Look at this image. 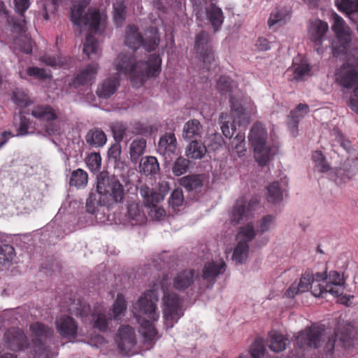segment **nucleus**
Returning <instances> with one entry per match:
<instances>
[{
    "label": "nucleus",
    "instance_id": "obj_17",
    "mask_svg": "<svg viewBox=\"0 0 358 358\" xmlns=\"http://www.w3.org/2000/svg\"><path fill=\"white\" fill-rule=\"evenodd\" d=\"M320 279H321L320 273L315 274L310 270H307L300 278L299 286L301 292H305L311 289L312 294L316 296H322V287H320Z\"/></svg>",
    "mask_w": 358,
    "mask_h": 358
},
{
    "label": "nucleus",
    "instance_id": "obj_20",
    "mask_svg": "<svg viewBox=\"0 0 358 358\" xmlns=\"http://www.w3.org/2000/svg\"><path fill=\"white\" fill-rule=\"evenodd\" d=\"M226 269L224 261L211 262L205 264L202 270V278L208 283V287H212L215 282L216 278L223 273Z\"/></svg>",
    "mask_w": 358,
    "mask_h": 358
},
{
    "label": "nucleus",
    "instance_id": "obj_34",
    "mask_svg": "<svg viewBox=\"0 0 358 358\" xmlns=\"http://www.w3.org/2000/svg\"><path fill=\"white\" fill-rule=\"evenodd\" d=\"M206 153V148L201 140H192L187 150L186 155L191 159H201Z\"/></svg>",
    "mask_w": 358,
    "mask_h": 358
},
{
    "label": "nucleus",
    "instance_id": "obj_11",
    "mask_svg": "<svg viewBox=\"0 0 358 358\" xmlns=\"http://www.w3.org/2000/svg\"><path fill=\"white\" fill-rule=\"evenodd\" d=\"M31 115L36 119L45 122V131L50 136L55 135L59 131V127L53 121L58 118L56 110L50 105L39 104L34 106Z\"/></svg>",
    "mask_w": 358,
    "mask_h": 358
},
{
    "label": "nucleus",
    "instance_id": "obj_33",
    "mask_svg": "<svg viewBox=\"0 0 358 358\" xmlns=\"http://www.w3.org/2000/svg\"><path fill=\"white\" fill-rule=\"evenodd\" d=\"M257 233V231L255 230L253 223L248 222L239 228L236 239L238 242L249 245V243L256 236Z\"/></svg>",
    "mask_w": 358,
    "mask_h": 358
},
{
    "label": "nucleus",
    "instance_id": "obj_7",
    "mask_svg": "<svg viewBox=\"0 0 358 358\" xmlns=\"http://www.w3.org/2000/svg\"><path fill=\"white\" fill-rule=\"evenodd\" d=\"M159 35L156 27H150L146 29L142 36L138 28L134 24L126 27L124 43L130 48L136 50L142 46L146 51L155 50L159 43Z\"/></svg>",
    "mask_w": 358,
    "mask_h": 358
},
{
    "label": "nucleus",
    "instance_id": "obj_62",
    "mask_svg": "<svg viewBox=\"0 0 358 358\" xmlns=\"http://www.w3.org/2000/svg\"><path fill=\"white\" fill-rule=\"evenodd\" d=\"M231 113L234 117L241 119L244 115V108L237 101H235L233 98L230 99Z\"/></svg>",
    "mask_w": 358,
    "mask_h": 358
},
{
    "label": "nucleus",
    "instance_id": "obj_43",
    "mask_svg": "<svg viewBox=\"0 0 358 358\" xmlns=\"http://www.w3.org/2000/svg\"><path fill=\"white\" fill-rule=\"evenodd\" d=\"M312 159L315 164V166L319 172L326 173L330 169V166L326 161L325 157L322 152L316 150L312 154Z\"/></svg>",
    "mask_w": 358,
    "mask_h": 358
},
{
    "label": "nucleus",
    "instance_id": "obj_49",
    "mask_svg": "<svg viewBox=\"0 0 358 358\" xmlns=\"http://www.w3.org/2000/svg\"><path fill=\"white\" fill-rule=\"evenodd\" d=\"M183 202L184 196L182 189L178 188L174 189L169 199V206L173 210H179V207L182 205Z\"/></svg>",
    "mask_w": 358,
    "mask_h": 358
},
{
    "label": "nucleus",
    "instance_id": "obj_35",
    "mask_svg": "<svg viewBox=\"0 0 358 358\" xmlns=\"http://www.w3.org/2000/svg\"><path fill=\"white\" fill-rule=\"evenodd\" d=\"M83 52L88 57L89 59L94 57H90V55H94V58H99L100 57V53L99 51V42L96 39V38L91 34L89 33L85 38V41L83 45Z\"/></svg>",
    "mask_w": 358,
    "mask_h": 358
},
{
    "label": "nucleus",
    "instance_id": "obj_56",
    "mask_svg": "<svg viewBox=\"0 0 358 358\" xmlns=\"http://www.w3.org/2000/svg\"><path fill=\"white\" fill-rule=\"evenodd\" d=\"M265 348L261 341L255 340L250 349V354L252 358H262L264 355Z\"/></svg>",
    "mask_w": 358,
    "mask_h": 358
},
{
    "label": "nucleus",
    "instance_id": "obj_42",
    "mask_svg": "<svg viewBox=\"0 0 358 358\" xmlns=\"http://www.w3.org/2000/svg\"><path fill=\"white\" fill-rule=\"evenodd\" d=\"M267 201L270 203H278L282 199V191L278 182H273L267 187Z\"/></svg>",
    "mask_w": 358,
    "mask_h": 358
},
{
    "label": "nucleus",
    "instance_id": "obj_55",
    "mask_svg": "<svg viewBox=\"0 0 358 358\" xmlns=\"http://www.w3.org/2000/svg\"><path fill=\"white\" fill-rule=\"evenodd\" d=\"M114 138L116 141L120 142L123 140L127 131V127L122 122H115L111 126Z\"/></svg>",
    "mask_w": 358,
    "mask_h": 358
},
{
    "label": "nucleus",
    "instance_id": "obj_51",
    "mask_svg": "<svg viewBox=\"0 0 358 358\" xmlns=\"http://www.w3.org/2000/svg\"><path fill=\"white\" fill-rule=\"evenodd\" d=\"M45 3L43 6L42 15L45 20L50 19L49 13H55L58 8L59 4L63 0H44Z\"/></svg>",
    "mask_w": 358,
    "mask_h": 358
},
{
    "label": "nucleus",
    "instance_id": "obj_21",
    "mask_svg": "<svg viewBox=\"0 0 358 358\" xmlns=\"http://www.w3.org/2000/svg\"><path fill=\"white\" fill-rule=\"evenodd\" d=\"M177 148V140L173 133H166L158 143L157 151L166 159L171 158V155L176 152Z\"/></svg>",
    "mask_w": 358,
    "mask_h": 358
},
{
    "label": "nucleus",
    "instance_id": "obj_19",
    "mask_svg": "<svg viewBox=\"0 0 358 358\" xmlns=\"http://www.w3.org/2000/svg\"><path fill=\"white\" fill-rule=\"evenodd\" d=\"M99 65L97 63H92L82 70L69 83L71 87L77 89L81 86L91 85L97 74Z\"/></svg>",
    "mask_w": 358,
    "mask_h": 358
},
{
    "label": "nucleus",
    "instance_id": "obj_8",
    "mask_svg": "<svg viewBox=\"0 0 358 358\" xmlns=\"http://www.w3.org/2000/svg\"><path fill=\"white\" fill-rule=\"evenodd\" d=\"M194 49L202 62V69L210 71L213 68L215 69L214 52L210 43V36L205 31H201L195 37Z\"/></svg>",
    "mask_w": 358,
    "mask_h": 358
},
{
    "label": "nucleus",
    "instance_id": "obj_53",
    "mask_svg": "<svg viewBox=\"0 0 358 358\" xmlns=\"http://www.w3.org/2000/svg\"><path fill=\"white\" fill-rule=\"evenodd\" d=\"M12 100L20 107H24L27 106L29 102L28 95L24 92L19 89H16L13 91Z\"/></svg>",
    "mask_w": 358,
    "mask_h": 358
},
{
    "label": "nucleus",
    "instance_id": "obj_40",
    "mask_svg": "<svg viewBox=\"0 0 358 358\" xmlns=\"http://www.w3.org/2000/svg\"><path fill=\"white\" fill-rule=\"evenodd\" d=\"M141 194L145 199V206L152 207L157 206V203L164 199V196L158 192L150 191L146 187L141 189Z\"/></svg>",
    "mask_w": 358,
    "mask_h": 358
},
{
    "label": "nucleus",
    "instance_id": "obj_2",
    "mask_svg": "<svg viewBox=\"0 0 358 358\" xmlns=\"http://www.w3.org/2000/svg\"><path fill=\"white\" fill-rule=\"evenodd\" d=\"M162 59L152 54L148 61L138 60L134 52H121L114 61L119 75L128 77L135 87L142 86L149 78L157 77L161 71Z\"/></svg>",
    "mask_w": 358,
    "mask_h": 358
},
{
    "label": "nucleus",
    "instance_id": "obj_14",
    "mask_svg": "<svg viewBox=\"0 0 358 358\" xmlns=\"http://www.w3.org/2000/svg\"><path fill=\"white\" fill-rule=\"evenodd\" d=\"M320 284L323 289L322 297H324L327 293L336 297L343 293L344 282L338 272L331 271L329 275H327L326 272L320 273Z\"/></svg>",
    "mask_w": 358,
    "mask_h": 358
},
{
    "label": "nucleus",
    "instance_id": "obj_10",
    "mask_svg": "<svg viewBox=\"0 0 358 358\" xmlns=\"http://www.w3.org/2000/svg\"><path fill=\"white\" fill-rule=\"evenodd\" d=\"M324 333L323 327L313 324L298 334L295 337V345L302 350L318 348L323 340Z\"/></svg>",
    "mask_w": 358,
    "mask_h": 358
},
{
    "label": "nucleus",
    "instance_id": "obj_31",
    "mask_svg": "<svg viewBox=\"0 0 358 358\" xmlns=\"http://www.w3.org/2000/svg\"><path fill=\"white\" fill-rule=\"evenodd\" d=\"M336 4L338 9L346 13L352 20L358 17V0H341L340 3L336 1Z\"/></svg>",
    "mask_w": 358,
    "mask_h": 358
},
{
    "label": "nucleus",
    "instance_id": "obj_13",
    "mask_svg": "<svg viewBox=\"0 0 358 358\" xmlns=\"http://www.w3.org/2000/svg\"><path fill=\"white\" fill-rule=\"evenodd\" d=\"M119 352L122 355H128L136 345V333L129 325H122L119 327L115 336Z\"/></svg>",
    "mask_w": 358,
    "mask_h": 358
},
{
    "label": "nucleus",
    "instance_id": "obj_5",
    "mask_svg": "<svg viewBox=\"0 0 358 358\" xmlns=\"http://www.w3.org/2000/svg\"><path fill=\"white\" fill-rule=\"evenodd\" d=\"M89 3L88 0H80L74 3L71 8L70 19L75 25H89L90 32L96 34L99 31L106 16L96 8H90L87 13H85Z\"/></svg>",
    "mask_w": 358,
    "mask_h": 358
},
{
    "label": "nucleus",
    "instance_id": "obj_18",
    "mask_svg": "<svg viewBox=\"0 0 358 358\" xmlns=\"http://www.w3.org/2000/svg\"><path fill=\"white\" fill-rule=\"evenodd\" d=\"M329 29L328 24L320 20L311 22L309 34L310 41L313 43V48L318 53L323 52L322 41Z\"/></svg>",
    "mask_w": 358,
    "mask_h": 358
},
{
    "label": "nucleus",
    "instance_id": "obj_36",
    "mask_svg": "<svg viewBox=\"0 0 358 358\" xmlns=\"http://www.w3.org/2000/svg\"><path fill=\"white\" fill-rule=\"evenodd\" d=\"M310 111L309 106L306 103H299L295 109L291 111L290 116L293 122L292 132L297 131L300 120Z\"/></svg>",
    "mask_w": 358,
    "mask_h": 358
},
{
    "label": "nucleus",
    "instance_id": "obj_45",
    "mask_svg": "<svg viewBox=\"0 0 358 358\" xmlns=\"http://www.w3.org/2000/svg\"><path fill=\"white\" fill-rule=\"evenodd\" d=\"M127 309V303L124 296L121 294H117V298L110 309L113 317L115 320L123 314Z\"/></svg>",
    "mask_w": 358,
    "mask_h": 358
},
{
    "label": "nucleus",
    "instance_id": "obj_63",
    "mask_svg": "<svg viewBox=\"0 0 358 358\" xmlns=\"http://www.w3.org/2000/svg\"><path fill=\"white\" fill-rule=\"evenodd\" d=\"M40 60L45 64L52 66L58 67L62 65V62L60 58L55 57L49 55H45L40 58Z\"/></svg>",
    "mask_w": 358,
    "mask_h": 358
},
{
    "label": "nucleus",
    "instance_id": "obj_39",
    "mask_svg": "<svg viewBox=\"0 0 358 358\" xmlns=\"http://www.w3.org/2000/svg\"><path fill=\"white\" fill-rule=\"evenodd\" d=\"M141 172L146 176L156 173L159 169V164L155 157H146L143 158L139 165Z\"/></svg>",
    "mask_w": 358,
    "mask_h": 358
},
{
    "label": "nucleus",
    "instance_id": "obj_15",
    "mask_svg": "<svg viewBox=\"0 0 358 358\" xmlns=\"http://www.w3.org/2000/svg\"><path fill=\"white\" fill-rule=\"evenodd\" d=\"M55 328L62 338L71 341L78 335L79 325L72 317L62 315L55 320Z\"/></svg>",
    "mask_w": 358,
    "mask_h": 358
},
{
    "label": "nucleus",
    "instance_id": "obj_54",
    "mask_svg": "<svg viewBox=\"0 0 358 358\" xmlns=\"http://www.w3.org/2000/svg\"><path fill=\"white\" fill-rule=\"evenodd\" d=\"M86 163L92 171H99L101 165V155L99 153H92L87 157Z\"/></svg>",
    "mask_w": 358,
    "mask_h": 358
},
{
    "label": "nucleus",
    "instance_id": "obj_47",
    "mask_svg": "<svg viewBox=\"0 0 358 358\" xmlns=\"http://www.w3.org/2000/svg\"><path fill=\"white\" fill-rule=\"evenodd\" d=\"M14 248L8 244L0 245V264L10 262L15 257Z\"/></svg>",
    "mask_w": 358,
    "mask_h": 358
},
{
    "label": "nucleus",
    "instance_id": "obj_1",
    "mask_svg": "<svg viewBox=\"0 0 358 358\" xmlns=\"http://www.w3.org/2000/svg\"><path fill=\"white\" fill-rule=\"evenodd\" d=\"M171 282L167 275H163L159 282H155L153 287L147 290L138 301V306L140 311L152 321L158 320L159 313H157L156 302L158 301L159 289L164 293V318L165 325L168 329H171L183 315L182 310V299L174 292H169Z\"/></svg>",
    "mask_w": 358,
    "mask_h": 358
},
{
    "label": "nucleus",
    "instance_id": "obj_28",
    "mask_svg": "<svg viewBox=\"0 0 358 358\" xmlns=\"http://www.w3.org/2000/svg\"><path fill=\"white\" fill-rule=\"evenodd\" d=\"M87 143L94 148H99L103 146L106 141V135L99 128H94L88 131L85 136Z\"/></svg>",
    "mask_w": 358,
    "mask_h": 358
},
{
    "label": "nucleus",
    "instance_id": "obj_24",
    "mask_svg": "<svg viewBox=\"0 0 358 358\" xmlns=\"http://www.w3.org/2000/svg\"><path fill=\"white\" fill-rule=\"evenodd\" d=\"M120 86L117 76H113L104 80L97 87L96 94L99 97L108 99L113 95Z\"/></svg>",
    "mask_w": 358,
    "mask_h": 358
},
{
    "label": "nucleus",
    "instance_id": "obj_23",
    "mask_svg": "<svg viewBox=\"0 0 358 358\" xmlns=\"http://www.w3.org/2000/svg\"><path fill=\"white\" fill-rule=\"evenodd\" d=\"M140 324L144 345L147 349H151L155 345L157 331L153 324L146 319L141 320Z\"/></svg>",
    "mask_w": 358,
    "mask_h": 358
},
{
    "label": "nucleus",
    "instance_id": "obj_32",
    "mask_svg": "<svg viewBox=\"0 0 358 358\" xmlns=\"http://www.w3.org/2000/svg\"><path fill=\"white\" fill-rule=\"evenodd\" d=\"M146 141L143 138L134 140L129 145V155L131 162L136 163L144 154Z\"/></svg>",
    "mask_w": 358,
    "mask_h": 358
},
{
    "label": "nucleus",
    "instance_id": "obj_30",
    "mask_svg": "<svg viewBox=\"0 0 358 358\" xmlns=\"http://www.w3.org/2000/svg\"><path fill=\"white\" fill-rule=\"evenodd\" d=\"M179 183L188 192L196 191L203 186V178L201 175H189L181 178Z\"/></svg>",
    "mask_w": 358,
    "mask_h": 358
},
{
    "label": "nucleus",
    "instance_id": "obj_25",
    "mask_svg": "<svg viewBox=\"0 0 358 358\" xmlns=\"http://www.w3.org/2000/svg\"><path fill=\"white\" fill-rule=\"evenodd\" d=\"M127 218L131 225H140L146 221L142 207L138 203L131 202L127 205Z\"/></svg>",
    "mask_w": 358,
    "mask_h": 358
},
{
    "label": "nucleus",
    "instance_id": "obj_59",
    "mask_svg": "<svg viewBox=\"0 0 358 358\" xmlns=\"http://www.w3.org/2000/svg\"><path fill=\"white\" fill-rule=\"evenodd\" d=\"M15 12L20 14L22 22L25 23L24 13L29 8V0H13Z\"/></svg>",
    "mask_w": 358,
    "mask_h": 358
},
{
    "label": "nucleus",
    "instance_id": "obj_46",
    "mask_svg": "<svg viewBox=\"0 0 358 358\" xmlns=\"http://www.w3.org/2000/svg\"><path fill=\"white\" fill-rule=\"evenodd\" d=\"M249 245L238 242L233 253V259L237 263H243L248 257Z\"/></svg>",
    "mask_w": 358,
    "mask_h": 358
},
{
    "label": "nucleus",
    "instance_id": "obj_58",
    "mask_svg": "<svg viewBox=\"0 0 358 358\" xmlns=\"http://www.w3.org/2000/svg\"><path fill=\"white\" fill-rule=\"evenodd\" d=\"M92 313L90 306L88 303L79 301L75 314L80 317L83 320H85L89 316L92 317Z\"/></svg>",
    "mask_w": 358,
    "mask_h": 358
},
{
    "label": "nucleus",
    "instance_id": "obj_57",
    "mask_svg": "<svg viewBox=\"0 0 358 358\" xmlns=\"http://www.w3.org/2000/svg\"><path fill=\"white\" fill-rule=\"evenodd\" d=\"M274 217L271 215H266L262 217L257 224V233L263 234L268 231L274 221Z\"/></svg>",
    "mask_w": 358,
    "mask_h": 358
},
{
    "label": "nucleus",
    "instance_id": "obj_12",
    "mask_svg": "<svg viewBox=\"0 0 358 358\" xmlns=\"http://www.w3.org/2000/svg\"><path fill=\"white\" fill-rule=\"evenodd\" d=\"M259 204L257 196L252 197L249 201L244 196H241L236 201L230 213V219L233 224H236L248 216L257 209Z\"/></svg>",
    "mask_w": 358,
    "mask_h": 358
},
{
    "label": "nucleus",
    "instance_id": "obj_61",
    "mask_svg": "<svg viewBox=\"0 0 358 358\" xmlns=\"http://www.w3.org/2000/svg\"><path fill=\"white\" fill-rule=\"evenodd\" d=\"M338 331L337 330L334 335L331 337L329 338L328 341L325 344V346L324 348V351L325 353L326 358H331L332 355L334 353V350L335 347V343H336V338L338 336Z\"/></svg>",
    "mask_w": 358,
    "mask_h": 358
},
{
    "label": "nucleus",
    "instance_id": "obj_22",
    "mask_svg": "<svg viewBox=\"0 0 358 358\" xmlns=\"http://www.w3.org/2000/svg\"><path fill=\"white\" fill-rule=\"evenodd\" d=\"M195 271L194 269H185L178 272L173 279V287L179 291L189 288L194 282Z\"/></svg>",
    "mask_w": 358,
    "mask_h": 358
},
{
    "label": "nucleus",
    "instance_id": "obj_60",
    "mask_svg": "<svg viewBox=\"0 0 358 358\" xmlns=\"http://www.w3.org/2000/svg\"><path fill=\"white\" fill-rule=\"evenodd\" d=\"M27 73L29 76L38 79H46L50 76L44 69L35 66L29 67L27 70Z\"/></svg>",
    "mask_w": 358,
    "mask_h": 358
},
{
    "label": "nucleus",
    "instance_id": "obj_27",
    "mask_svg": "<svg viewBox=\"0 0 358 358\" xmlns=\"http://www.w3.org/2000/svg\"><path fill=\"white\" fill-rule=\"evenodd\" d=\"M92 322L94 329L101 332H106L108 327V320L106 315V309L101 305H98L92 314Z\"/></svg>",
    "mask_w": 358,
    "mask_h": 358
},
{
    "label": "nucleus",
    "instance_id": "obj_41",
    "mask_svg": "<svg viewBox=\"0 0 358 358\" xmlns=\"http://www.w3.org/2000/svg\"><path fill=\"white\" fill-rule=\"evenodd\" d=\"M288 15L287 10L285 8H275L271 12L268 20L269 28L279 24H282L286 22V17Z\"/></svg>",
    "mask_w": 358,
    "mask_h": 358
},
{
    "label": "nucleus",
    "instance_id": "obj_44",
    "mask_svg": "<svg viewBox=\"0 0 358 358\" xmlns=\"http://www.w3.org/2000/svg\"><path fill=\"white\" fill-rule=\"evenodd\" d=\"M245 138V134L239 132L231 142L230 149L239 156L243 155L246 151Z\"/></svg>",
    "mask_w": 358,
    "mask_h": 358
},
{
    "label": "nucleus",
    "instance_id": "obj_29",
    "mask_svg": "<svg viewBox=\"0 0 358 358\" xmlns=\"http://www.w3.org/2000/svg\"><path fill=\"white\" fill-rule=\"evenodd\" d=\"M287 342L288 339L277 331H272L269 334L268 345L273 352H280L285 350Z\"/></svg>",
    "mask_w": 358,
    "mask_h": 358
},
{
    "label": "nucleus",
    "instance_id": "obj_9",
    "mask_svg": "<svg viewBox=\"0 0 358 358\" xmlns=\"http://www.w3.org/2000/svg\"><path fill=\"white\" fill-rule=\"evenodd\" d=\"M333 19L332 30L336 36V40L331 44L332 53L334 57H338L347 53L351 38L343 19L336 13L334 14Z\"/></svg>",
    "mask_w": 358,
    "mask_h": 358
},
{
    "label": "nucleus",
    "instance_id": "obj_6",
    "mask_svg": "<svg viewBox=\"0 0 358 358\" xmlns=\"http://www.w3.org/2000/svg\"><path fill=\"white\" fill-rule=\"evenodd\" d=\"M336 81L345 88L354 87L353 94L350 98V108L358 113V57H348L347 61L336 71Z\"/></svg>",
    "mask_w": 358,
    "mask_h": 358
},
{
    "label": "nucleus",
    "instance_id": "obj_48",
    "mask_svg": "<svg viewBox=\"0 0 358 358\" xmlns=\"http://www.w3.org/2000/svg\"><path fill=\"white\" fill-rule=\"evenodd\" d=\"M216 87L221 94L230 96L233 87L231 80L227 76H220L217 82Z\"/></svg>",
    "mask_w": 358,
    "mask_h": 358
},
{
    "label": "nucleus",
    "instance_id": "obj_52",
    "mask_svg": "<svg viewBox=\"0 0 358 358\" xmlns=\"http://www.w3.org/2000/svg\"><path fill=\"white\" fill-rule=\"evenodd\" d=\"M114 20L117 25H121L125 19L126 7L122 1L113 4Z\"/></svg>",
    "mask_w": 358,
    "mask_h": 358
},
{
    "label": "nucleus",
    "instance_id": "obj_64",
    "mask_svg": "<svg viewBox=\"0 0 358 358\" xmlns=\"http://www.w3.org/2000/svg\"><path fill=\"white\" fill-rule=\"evenodd\" d=\"M310 71V66L307 64H302L296 66L294 70V78L296 80L302 78L305 75Z\"/></svg>",
    "mask_w": 358,
    "mask_h": 358
},
{
    "label": "nucleus",
    "instance_id": "obj_4",
    "mask_svg": "<svg viewBox=\"0 0 358 358\" xmlns=\"http://www.w3.org/2000/svg\"><path fill=\"white\" fill-rule=\"evenodd\" d=\"M248 138L254 148L255 160L261 166H266L272 157L276 155L278 151L277 145L268 142L266 129L260 122H256L253 124Z\"/></svg>",
    "mask_w": 358,
    "mask_h": 358
},
{
    "label": "nucleus",
    "instance_id": "obj_3",
    "mask_svg": "<svg viewBox=\"0 0 358 358\" xmlns=\"http://www.w3.org/2000/svg\"><path fill=\"white\" fill-rule=\"evenodd\" d=\"M97 193H91L87 199L86 210L94 214L99 206L107 204L101 196H109L116 202H121L124 198V189L122 184L114 178H110L105 172H101L97 178Z\"/></svg>",
    "mask_w": 358,
    "mask_h": 358
},
{
    "label": "nucleus",
    "instance_id": "obj_38",
    "mask_svg": "<svg viewBox=\"0 0 358 358\" xmlns=\"http://www.w3.org/2000/svg\"><path fill=\"white\" fill-rule=\"evenodd\" d=\"M88 180L87 172L81 169H78L72 171L70 179V186H74L77 188H84L86 187Z\"/></svg>",
    "mask_w": 358,
    "mask_h": 358
},
{
    "label": "nucleus",
    "instance_id": "obj_26",
    "mask_svg": "<svg viewBox=\"0 0 358 358\" xmlns=\"http://www.w3.org/2000/svg\"><path fill=\"white\" fill-rule=\"evenodd\" d=\"M203 127L196 119L187 121L183 127L182 136L187 140H201Z\"/></svg>",
    "mask_w": 358,
    "mask_h": 358
},
{
    "label": "nucleus",
    "instance_id": "obj_16",
    "mask_svg": "<svg viewBox=\"0 0 358 358\" xmlns=\"http://www.w3.org/2000/svg\"><path fill=\"white\" fill-rule=\"evenodd\" d=\"M7 347L13 351H22L27 348L29 342L24 331L20 328L11 327L4 334Z\"/></svg>",
    "mask_w": 358,
    "mask_h": 358
},
{
    "label": "nucleus",
    "instance_id": "obj_37",
    "mask_svg": "<svg viewBox=\"0 0 358 358\" xmlns=\"http://www.w3.org/2000/svg\"><path fill=\"white\" fill-rule=\"evenodd\" d=\"M30 331L36 337L35 338L39 339L50 338L53 334L52 327L40 322H33L30 325Z\"/></svg>",
    "mask_w": 358,
    "mask_h": 358
},
{
    "label": "nucleus",
    "instance_id": "obj_50",
    "mask_svg": "<svg viewBox=\"0 0 358 358\" xmlns=\"http://www.w3.org/2000/svg\"><path fill=\"white\" fill-rule=\"evenodd\" d=\"M189 162L188 159L182 157H178L174 162L172 167V172L176 176H180L185 173L189 167Z\"/></svg>",
    "mask_w": 358,
    "mask_h": 358
}]
</instances>
